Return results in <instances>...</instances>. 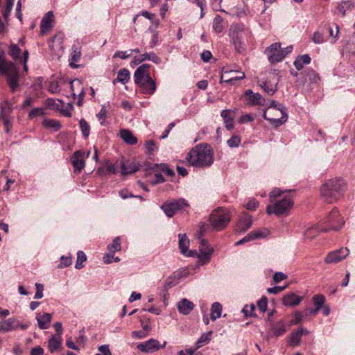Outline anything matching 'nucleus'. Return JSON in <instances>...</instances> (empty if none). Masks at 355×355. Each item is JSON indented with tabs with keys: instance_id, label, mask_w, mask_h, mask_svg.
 I'll return each mask as SVG.
<instances>
[{
	"instance_id": "13d9d810",
	"label": "nucleus",
	"mask_w": 355,
	"mask_h": 355,
	"mask_svg": "<svg viewBox=\"0 0 355 355\" xmlns=\"http://www.w3.org/2000/svg\"><path fill=\"white\" fill-rule=\"evenodd\" d=\"M60 259H61L60 263L58 265L59 268H63L68 267L72 263V260L70 257L62 256Z\"/></svg>"
},
{
	"instance_id": "5fc2aeb1",
	"label": "nucleus",
	"mask_w": 355,
	"mask_h": 355,
	"mask_svg": "<svg viewBox=\"0 0 355 355\" xmlns=\"http://www.w3.org/2000/svg\"><path fill=\"white\" fill-rule=\"evenodd\" d=\"M44 114V110L42 107H35L30 111L28 113V118L33 119L35 117L43 116Z\"/></svg>"
},
{
	"instance_id": "a19ab883",
	"label": "nucleus",
	"mask_w": 355,
	"mask_h": 355,
	"mask_svg": "<svg viewBox=\"0 0 355 355\" xmlns=\"http://www.w3.org/2000/svg\"><path fill=\"white\" fill-rule=\"evenodd\" d=\"M212 334V331H209L207 333L202 334L196 342V349L200 348L207 345L210 341Z\"/></svg>"
},
{
	"instance_id": "58836bf2",
	"label": "nucleus",
	"mask_w": 355,
	"mask_h": 355,
	"mask_svg": "<svg viewBox=\"0 0 355 355\" xmlns=\"http://www.w3.org/2000/svg\"><path fill=\"white\" fill-rule=\"evenodd\" d=\"M43 125L49 129H51L53 131H58L61 128L60 122L55 119H45L42 122Z\"/></svg>"
},
{
	"instance_id": "1a4fd4ad",
	"label": "nucleus",
	"mask_w": 355,
	"mask_h": 355,
	"mask_svg": "<svg viewBox=\"0 0 355 355\" xmlns=\"http://www.w3.org/2000/svg\"><path fill=\"white\" fill-rule=\"evenodd\" d=\"M324 223L327 224V227H322V230L326 232L329 230H338L340 229L344 225V221L340 216L339 211L334 208L325 218Z\"/></svg>"
},
{
	"instance_id": "4c0bfd02",
	"label": "nucleus",
	"mask_w": 355,
	"mask_h": 355,
	"mask_svg": "<svg viewBox=\"0 0 355 355\" xmlns=\"http://www.w3.org/2000/svg\"><path fill=\"white\" fill-rule=\"evenodd\" d=\"M267 108L269 110H271L275 112H279L280 116H283V111H284L285 114H287V110L286 107L275 101H272Z\"/></svg>"
},
{
	"instance_id": "774afa93",
	"label": "nucleus",
	"mask_w": 355,
	"mask_h": 355,
	"mask_svg": "<svg viewBox=\"0 0 355 355\" xmlns=\"http://www.w3.org/2000/svg\"><path fill=\"white\" fill-rule=\"evenodd\" d=\"M107 111L105 108L102 107L99 112L97 114L96 116L98 119L100 121L101 125H104L106 119Z\"/></svg>"
},
{
	"instance_id": "9b49d317",
	"label": "nucleus",
	"mask_w": 355,
	"mask_h": 355,
	"mask_svg": "<svg viewBox=\"0 0 355 355\" xmlns=\"http://www.w3.org/2000/svg\"><path fill=\"white\" fill-rule=\"evenodd\" d=\"M349 254V250L348 248H341L329 252L325 257L324 261L327 264L336 263L345 259Z\"/></svg>"
},
{
	"instance_id": "cd10ccee",
	"label": "nucleus",
	"mask_w": 355,
	"mask_h": 355,
	"mask_svg": "<svg viewBox=\"0 0 355 355\" xmlns=\"http://www.w3.org/2000/svg\"><path fill=\"white\" fill-rule=\"evenodd\" d=\"M177 308L180 313L188 315L193 309L194 304L192 302L184 298L178 302L177 304Z\"/></svg>"
},
{
	"instance_id": "bb28decb",
	"label": "nucleus",
	"mask_w": 355,
	"mask_h": 355,
	"mask_svg": "<svg viewBox=\"0 0 355 355\" xmlns=\"http://www.w3.org/2000/svg\"><path fill=\"white\" fill-rule=\"evenodd\" d=\"M220 115L223 119L225 128L228 130H231L234 128V112L231 110H223Z\"/></svg>"
},
{
	"instance_id": "b1692460",
	"label": "nucleus",
	"mask_w": 355,
	"mask_h": 355,
	"mask_svg": "<svg viewBox=\"0 0 355 355\" xmlns=\"http://www.w3.org/2000/svg\"><path fill=\"white\" fill-rule=\"evenodd\" d=\"M189 240L186 234H179V248L181 252L187 257H193L194 252L189 250Z\"/></svg>"
},
{
	"instance_id": "f704fd0d",
	"label": "nucleus",
	"mask_w": 355,
	"mask_h": 355,
	"mask_svg": "<svg viewBox=\"0 0 355 355\" xmlns=\"http://www.w3.org/2000/svg\"><path fill=\"white\" fill-rule=\"evenodd\" d=\"M355 6V3L352 2L351 0H343L341 3H340L338 6V10L342 14L343 16H345L347 11L352 10Z\"/></svg>"
},
{
	"instance_id": "e433bc0d",
	"label": "nucleus",
	"mask_w": 355,
	"mask_h": 355,
	"mask_svg": "<svg viewBox=\"0 0 355 355\" xmlns=\"http://www.w3.org/2000/svg\"><path fill=\"white\" fill-rule=\"evenodd\" d=\"M222 305L219 302H214L211 307L210 317L212 320H216L221 316Z\"/></svg>"
},
{
	"instance_id": "c9c22d12",
	"label": "nucleus",
	"mask_w": 355,
	"mask_h": 355,
	"mask_svg": "<svg viewBox=\"0 0 355 355\" xmlns=\"http://www.w3.org/2000/svg\"><path fill=\"white\" fill-rule=\"evenodd\" d=\"M223 22L224 19L221 16L217 15L214 17L212 24V28L216 33L218 34L223 32L224 30Z\"/></svg>"
},
{
	"instance_id": "6ab92c4d",
	"label": "nucleus",
	"mask_w": 355,
	"mask_h": 355,
	"mask_svg": "<svg viewBox=\"0 0 355 355\" xmlns=\"http://www.w3.org/2000/svg\"><path fill=\"white\" fill-rule=\"evenodd\" d=\"M81 44L79 41H76L72 46L71 58L69 64L73 69L78 68V65L76 63L78 62L81 57Z\"/></svg>"
},
{
	"instance_id": "4468645a",
	"label": "nucleus",
	"mask_w": 355,
	"mask_h": 355,
	"mask_svg": "<svg viewBox=\"0 0 355 355\" xmlns=\"http://www.w3.org/2000/svg\"><path fill=\"white\" fill-rule=\"evenodd\" d=\"M137 348L143 353H153L160 349L159 341L157 339L150 338L145 342L138 344Z\"/></svg>"
},
{
	"instance_id": "412c9836",
	"label": "nucleus",
	"mask_w": 355,
	"mask_h": 355,
	"mask_svg": "<svg viewBox=\"0 0 355 355\" xmlns=\"http://www.w3.org/2000/svg\"><path fill=\"white\" fill-rule=\"evenodd\" d=\"M140 166V164L135 162L122 161L121 162V173L123 175L132 174L139 171Z\"/></svg>"
},
{
	"instance_id": "0eeeda50",
	"label": "nucleus",
	"mask_w": 355,
	"mask_h": 355,
	"mask_svg": "<svg viewBox=\"0 0 355 355\" xmlns=\"http://www.w3.org/2000/svg\"><path fill=\"white\" fill-rule=\"evenodd\" d=\"M229 35L236 51H241L244 49L243 37L250 35V31L243 24H232L229 31Z\"/></svg>"
},
{
	"instance_id": "2eb2a0df",
	"label": "nucleus",
	"mask_w": 355,
	"mask_h": 355,
	"mask_svg": "<svg viewBox=\"0 0 355 355\" xmlns=\"http://www.w3.org/2000/svg\"><path fill=\"white\" fill-rule=\"evenodd\" d=\"M252 224V216L245 212L242 214L235 226V231L239 233L247 231Z\"/></svg>"
},
{
	"instance_id": "2f4dec72",
	"label": "nucleus",
	"mask_w": 355,
	"mask_h": 355,
	"mask_svg": "<svg viewBox=\"0 0 355 355\" xmlns=\"http://www.w3.org/2000/svg\"><path fill=\"white\" fill-rule=\"evenodd\" d=\"M130 77V71L127 69L123 68L119 71L116 78L113 80V84L121 83L124 85L129 81Z\"/></svg>"
},
{
	"instance_id": "a878e982",
	"label": "nucleus",
	"mask_w": 355,
	"mask_h": 355,
	"mask_svg": "<svg viewBox=\"0 0 355 355\" xmlns=\"http://www.w3.org/2000/svg\"><path fill=\"white\" fill-rule=\"evenodd\" d=\"M302 297L297 295L294 293L285 295L282 298V303L287 306H296L302 301Z\"/></svg>"
},
{
	"instance_id": "72a5a7b5",
	"label": "nucleus",
	"mask_w": 355,
	"mask_h": 355,
	"mask_svg": "<svg viewBox=\"0 0 355 355\" xmlns=\"http://www.w3.org/2000/svg\"><path fill=\"white\" fill-rule=\"evenodd\" d=\"M305 331H306L305 329H300L296 331L292 332L290 336L289 340H288L289 345H291V346L299 345L300 340H301L302 335Z\"/></svg>"
},
{
	"instance_id": "3c124183",
	"label": "nucleus",
	"mask_w": 355,
	"mask_h": 355,
	"mask_svg": "<svg viewBox=\"0 0 355 355\" xmlns=\"http://www.w3.org/2000/svg\"><path fill=\"white\" fill-rule=\"evenodd\" d=\"M324 32H327L328 31L329 32V37L331 38V43H335L336 41L338 39V33H339V28H338V26L336 25V31H335V33H334V31L332 29L331 27H330L329 26H325L324 27Z\"/></svg>"
},
{
	"instance_id": "7c9ffc66",
	"label": "nucleus",
	"mask_w": 355,
	"mask_h": 355,
	"mask_svg": "<svg viewBox=\"0 0 355 355\" xmlns=\"http://www.w3.org/2000/svg\"><path fill=\"white\" fill-rule=\"evenodd\" d=\"M322 227H319L318 225H313L310 227H309L304 233V236L305 240H312L315 237L317 236V235L320 232H324Z\"/></svg>"
},
{
	"instance_id": "dca6fc26",
	"label": "nucleus",
	"mask_w": 355,
	"mask_h": 355,
	"mask_svg": "<svg viewBox=\"0 0 355 355\" xmlns=\"http://www.w3.org/2000/svg\"><path fill=\"white\" fill-rule=\"evenodd\" d=\"M85 155L83 151L76 150L74 152L71 157V162L75 173H80L82 170L85 168Z\"/></svg>"
},
{
	"instance_id": "603ef678",
	"label": "nucleus",
	"mask_w": 355,
	"mask_h": 355,
	"mask_svg": "<svg viewBox=\"0 0 355 355\" xmlns=\"http://www.w3.org/2000/svg\"><path fill=\"white\" fill-rule=\"evenodd\" d=\"M313 302L318 309H321L325 302V297L323 295L321 294L315 295L313 297Z\"/></svg>"
},
{
	"instance_id": "f257e3e1",
	"label": "nucleus",
	"mask_w": 355,
	"mask_h": 355,
	"mask_svg": "<svg viewBox=\"0 0 355 355\" xmlns=\"http://www.w3.org/2000/svg\"><path fill=\"white\" fill-rule=\"evenodd\" d=\"M185 159L190 166L209 167L214 163V150L209 145L200 144L189 150Z\"/></svg>"
},
{
	"instance_id": "bf43d9fd",
	"label": "nucleus",
	"mask_w": 355,
	"mask_h": 355,
	"mask_svg": "<svg viewBox=\"0 0 355 355\" xmlns=\"http://www.w3.org/2000/svg\"><path fill=\"white\" fill-rule=\"evenodd\" d=\"M20 53V49L17 44H11L10 46V55L16 59L19 57Z\"/></svg>"
},
{
	"instance_id": "ddd939ff",
	"label": "nucleus",
	"mask_w": 355,
	"mask_h": 355,
	"mask_svg": "<svg viewBox=\"0 0 355 355\" xmlns=\"http://www.w3.org/2000/svg\"><path fill=\"white\" fill-rule=\"evenodd\" d=\"M71 94L74 98H77V105L82 106L85 92L82 82L79 79H74L70 82Z\"/></svg>"
},
{
	"instance_id": "e2e57ef3",
	"label": "nucleus",
	"mask_w": 355,
	"mask_h": 355,
	"mask_svg": "<svg viewBox=\"0 0 355 355\" xmlns=\"http://www.w3.org/2000/svg\"><path fill=\"white\" fill-rule=\"evenodd\" d=\"M139 16H143L145 18L152 21L155 18V15L148 11H141L134 17L133 21H135L136 19Z\"/></svg>"
},
{
	"instance_id": "37998d69",
	"label": "nucleus",
	"mask_w": 355,
	"mask_h": 355,
	"mask_svg": "<svg viewBox=\"0 0 355 355\" xmlns=\"http://www.w3.org/2000/svg\"><path fill=\"white\" fill-rule=\"evenodd\" d=\"M213 251V250H208V251L207 250L206 252L205 251L204 252L198 254L197 257L198 259V263L201 265H205L209 263Z\"/></svg>"
},
{
	"instance_id": "7ed1b4c3",
	"label": "nucleus",
	"mask_w": 355,
	"mask_h": 355,
	"mask_svg": "<svg viewBox=\"0 0 355 355\" xmlns=\"http://www.w3.org/2000/svg\"><path fill=\"white\" fill-rule=\"evenodd\" d=\"M346 189V184L340 178L329 179L324 182L320 189V195L328 202L337 201Z\"/></svg>"
},
{
	"instance_id": "8fccbe9b",
	"label": "nucleus",
	"mask_w": 355,
	"mask_h": 355,
	"mask_svg": "<svg viewBox=\"0 0 355 355\" xmlns=\"http://www.w3.org/2000/svg\"><path fill=\"white\" fill-rule=\"evenodd\" d=\"M14 5V0H6V5L2 12V15L5 21L8 20L10 13Z\"/></svg>"
},
{
	"instance_id": "9d476101",
	"label": "nucleus",
	"mask_w": 355,
	"mask_h": 355,
	"mask_svg": "<svg viewBox=\"0 0 355 355\" xmlns=\"http://www.w3.org/2000/svg\"><path fill=\"white\" fill-rule=\"evenodd\" d=\"M265 53L270 63L275 64L281 62L284 59L282 48L279 42H275L268 46Z\"/></svg>"
},
{
	"instance_id": "4be33fe9",
	"label": "nucleus",
	"mask_w": 355,
	"mask_h": 355,
	"mask_svg": "<svg viewBox=\"0 0 355 355\" xmlns=\"http://www.w3.org/2000/svg\"><path fill=\"white\" fill-rule=\"evenodd\" d=\"M36 320L37 321L38 327L40 329H47L50 327L52 315L49 313H37Z\"/></svg>"
},
{
	"instance_id": "6e6552de",
	"label": "nucleus",
	"mask_w": 355,
	"mask_h": 355,
	"mask_svg": "<svg viewBox=\"0 0 355 355\" xmlns=\"http://www.w3.org/2000/svg\"><path fill=\"white\" fill-rule=\"evenodd\" d=\"M188 206L189 205L184 199L180 198L164 202L161 206V209L168 217L171 218L173 217L178 211L182 210Z\"/></svg>"
},
{
	"instance_id": "c03bdc74",
	"label": "nucleus",
	"mask_w": 355,
	"mask_h": 355,
	"mask_svg": "<svg viewBox=\"0 0 355 355\" xmlns=\"http://www.w3.org/2000/svg\"><path fill=\"white\" fill-rule=\"evenodd\" d=\"M79 126L84 139H87L90 134V125L85 119H81L79 121Z\"/></svg>"
},
{
	"instance_id": "c756f323",
	"label": "nucleus",
	"mask_w": 355,
	"mask_h": 355,
	"mask_svg": "<svg viewBox=\"0 0 355 355\" xmlns=\"http://www.w3.org/2000/svg\"><path fill=\"white\" fill-rule=\"evenodd\" d=\"M121 138L129 145H135L137 143V138L132 134V132L127 129L120 130Z\"/></svg>"
},
{
	"instance_id": "393cba45",
	"label": "nucleus",
	"mask_w": 355,
	"mask_h": 355,
	"mask_svg": "<svg viewBox=\"0 0 355 355\" xmlns=\"http://www.w3.org/2000/svg\"><path fill=\"white\" fill-rule=\"evenodd\" d=\"M150 60L155 64H158L160 62V58L157 56L154 52L145 53L144 54H140L134 58V62L136 64H139L144 61Z\"/></svg>"
},
{
	"instance_id": "aec40b11",
	"label": "nucleus",
	"mask_w": 355,
	"mask_h": 355,
	"mask_svg": "<svg viewBox=\"0 0 355 355\" xmlns=\"http://www.w3.org/2000/svg\"><path fill=\"white\" fill-rule=\"evenodd\" d=\"M286 332V327L285 323L282 321H277L268 331L267 335V340L270 337H279L284 335Z\"/></svg>"
},
{
	"instance_id": "052dcab7",
	"label": "nucleus",
	"mask_w": 355,
	"mask_h": 355,
	"mask_svg": "<svg viewBox=\"0 0 355 355\" xmlns=\"http://www.w3.org/2000/svg\"><path fill=\"white\" fill-rule=\"evenodd\" d=\"M36 292L34 298L36 300L41 299L43 297L44 286L41 284H35Z\"/></svg>"
},
{
	"instance_id": "20e7f679",
	"label": "nucleus",
	"mask_w": 355,
	"mask_h": 355,
	"mask_svg": "<svg viewBox=\"0 0 355 355\" xmlns=\"http://www.w3.org/2000/svg\"><path fill=\"white\" fill-rule=\"evenodd\" d=\"M134 80L144 94L153 95L157 89L156 83L150 77L148 64H144L136 69L134 73Z\"/></svg>"
},
{
	"instance_id": "423d86ee",
	"label": "nucleus",
	"mask_w": 355,
	"mask_h": 355,
	"mask_svg": "<svg viewBox=\"0 0 355 355\" xmlns=\"http://www.w3.org/2000/svg\"><path fill=\"white\" fill-rule=\"evenodd\" d=\"M232 216L229 209L224 207H218L209 216V222L214 230L220 231L225 228Z\"/></svg>"
},
{
	"instance_id": "a18cd8bd",
	"label": "nucleus",
	"mask_w": 355,
	"mask_h": 355,
	"mask_svg": "<svg viewBox=\"0 0 355 355\" xmlns=\"http://www.w3.org/2000/svg\"><path fill=\"white\" fill-rule=\"evenodd\" d=\"M253 240L261 239L267 237L270 234V231L266 228L254 230L250 232Z\"/></svg>"
},
{
	"instance_id": "79ce46f5",
	"label": "nucleus",
	"mask_w": 355,
	"mask_h": 355,
	"mask_svg": "<svg viewBox=\"0 0 355 355\" xmlns=\"http://www.w3.org/2000/svg\"><path fill=\"white\" fill-rule=\"evenodd\" d=\"M261 88L268 95H273L277 91V83H271L270 81L266 80L261 85Z\"/></svg>"
},
{
	"instance_id": "49530a36",
	"label": "nucleus",
	"mask_w": 355,
	"mask_h": 355,
	"mask_svg": "<svg viewBox=\"0 0 355 355\" xmlns=\"http://www.w3.org/2000/svg\"><path fill=\"white\" fill-rule=\"evenodd\" d=\"M121 248L119 237H116L112 243L107 245V250L110 253L114 254L116 252L120 251Z\"/></svg>"
},
{
	"instance_id": "f03ea898",
	"label": "nucleus",
	"mask_w": 355,
	"mask_h": 355,
	"mask_svg": "<svg viewBox=\"0 0 355 355\" xmlns=\"http://www.w3.org/2000/svg\"><path fill=\"white\" fill-rule=\"evenodd\" d=\"M282 198L275 202L273 205H268L266 207V212L268 215L272 214L281 216H287L293 206V200L290 191H282L279 188H275L269 194L270 200L272 201L276 198Z\"/></svg>"
},
{
	"instance_id": "6e6d98bb",
	"label": "nucleus",
	"mask_w": 355,
	"mask_h": 355,
	"mask_svg": "<svg viewBox=\"0 0 355 355\" xmlns=\"http://www.w3.org/2000/svg\"><path fill=\"white\" fill-rule=\"evenodd\" d=\"M254 310H255V306L254 304L250 305H245L243 309L242 312L245 315V317H253L254 316Z\"/></svg>"
},
{
	"instance_id": "473e14b6",
	"label": "nucleus",
	"mask_w": 355,
	"mask_h": 355,
	"mask_svg": "<svg viewBox=\"0 0 355 355\" xmlns=\"http://www.w3.org/2000/svg\"><path fill=\"white\" fill-rule=\"evenodd\" d=\"M311 60V57L307 54H304L297 57L293 64L297 70H301L305 65L309 64Z\"/></svg>"
},
{
	"instance_id": "680f3d73",
	"label": "nucleus",
	"mask_w": 355,
	"mask_h": 355,
	"mask_svg": "<svg viewBox=\"0 0 355 355\" xmlns=\"http://www.w3.org/2000/svg\"><path fill=\"white\" fill-rule=\"evenodd\" d=\"M145 148L147 154H152V153H153L156 149L155 142L152 140L146 141L145 144Z\"/></svg>"
},
{
	"instance_id": "0e129e2a",
	"label": "nucleus",
	"mask_w": 355,
	"mask_h": 355,
	"mask_svg": "<svg viewBox=\"0 0 355 355\" xmlns=\"http://www.w3.org/2000/svg\"><path fill=\"white\" fill-rule=\"evenodd\" d=\"M48 90L53 94L59 92L60 89L58 83L55 80L51 81L48 86Z\"/></svg>"
},
{
	"instance_id": "09e8293b",
	"label": "nucleus",
	"mask_w": 355,
	"mask_h": 355,
	"mask_svg": "<svg viewBox=\"0 0 355 355\" xmlns=\"http://www.w3.org/2000/svg\"><path fill=\"white\" fill-rule=\"evenodd\" d=\"M46 104L51 109L56 110H61L63 106V102L59 99H48Z\"/></svg>"
},
{
	"instance_id": "c85d7f7f",
	"label": "nucleus",
	"mask_w": 355,
	"mask_h": 355,
	"mask_svg": "<svg viewBox=\"0 0 355 355\" xmlns=\"http://www.w3.org/2000/svg\"><path fill=\"white\" fill-rule=\"evenodd\" d=\"M62 337L52 336L47 342V347L51 353L58 351L62 346Z\"/></svg>"
},
{
	"instance_id": "69168bd1",
	"label": "nucleus",
	"mask_w": 355,
	"mask_h": 355,
	"mask_svg": "<svg viewBox=\"0 0 355 355\" xmlns=\"http://www.w3.org/2000/svg\"><path fill=\"white\" fill-rule=\"evenodd\" d=\"M131 56V53H129L128 51H118L113 55V58H119L121 59H127Z\"/></svg>"
},
{
	"instance_id": "ea45409f",
	"label": "nucleus",
	"mask_w": 355,
	"mask_h": 355,
	"mask_svg": "<svg viewBox=\"0 0 355 355\" xmlns=\"http://www.w3.org/2000/svg\"><path fill=\"white\" fill-rule=\"evenodd\" d=\"M324 27L321 30L315 31L311 36V41L315 44H322L326 41Z\"/></svg>"
},
{
	"instance_id": "4d7b16f0",
	"label": "nucleus",
	"mask_w": 355,
	"mask_h": 355,
	"mask_svg": "<svg viewBox=\"0 0 355 355\" xmlns=\"http://www.w3.org/2000/svg\"><path fill=\"white\" fill-rule=\"evenodd\" d=\"M257 306L262 313H265L267 311L268 308L267 297L265 296L261 297V298L257 302Z\"/></svg>"
},
{
	"instance_id": "338daca9",
	"label": "nucleus",
	"mask_w": 355,
	"mask_h": 355,
	"mask_svg": "<svg viewBox=\"0 0 355 355\" xmlns=\"http://www.w3.org/2000/svg\"><path fill=\"white\" fill-rule=\"evenodd\" d=\"M287 275L282 272H276L274 275H273V281L275 282V283H279L284 279H287Z\"/></svg>"
},
{
	"instance_id": "de8ad7c7",
	"label": "nucleus",
	"mask_w": 355,
	"mask_h": 355,
	"mask_svg": "<svg viewBox=\"0 0 355 355\" xmlns=\"http://www.w3.org/2000/svg\"><path fill=\"white\" fill-rule=\"evenodd\" d=\"M87 260V257L85 252L83 251H78L77 253V259L75 264V268L76 269H81L84 267V262Z\"/></svg>"
},
{
	"instance_id": "a211bd4d",
	"label": "nucleus",
	"mask_w": 355,
	"mask_h": 355,
	"mask_svg": "<svg viewBox=\"0 0 355 355\" xmlns=\"http://www.w3.org/2000/svg\"><path fill=\"white\" fill-rule=\"evenodd\" d=\"M263 119L268 121L270 124L277 128L282 125L284 124L288 121V114H285L284 112H283V116H280L279 118H274L269 116V110L268 108L265 109L263 110V114H262Z\"/></svg>"
},
{
	"instance_id": "5701e85b",
	"label": "nucleus",
	"mask_w": 355,
	"mask_h": 355,
	"mask_svg": "<svg viewBox=\"0 0 355 355\" xmlns=\"http://www.w3.org/2000/svg\"><path fill=\"white\" fill-rule=\"evenodd\" d=\"M245 94L248 97V103L252 105H263L265 104V98L259 93H254L252 90L248 89Z\"/></svg>"
},
{
	"instance_id": "f3484780",
	"label": "nucleus",
	"mask_w": 355,
	"mask_h": 355,
	"mask_svg": "<svg viewBox=\"0 0 355 355\" xmlns=\"http://www.w3.org/2000/svg\"><path fill=\"white\" fill-rule=\"evenodd\" d=\"M53 12L52 11H49L41 20L40 31L42 35H46L51 31L53 26Z\"/></svg>"
},
{
	"instance_id": "864d4df0",
	"label": "nucleus",
	"mask_w": 355,
	"mask_h": 355,
	"mask_svg": "<svg viewBox=\"0 0 355 355\" xmlns=\"http://www.w3.org/2000/svg\"><path fill=\"white\" fill-rule=\"evenodd\" d=\"M241 141V139L239 135H233L227 141V144L230 148H236L239 146Z\"/></svg>"
},
{
	"instance_id": "39448f33",
	"label": "nucleus",
	"mask_w": 355,
	"mask_h": 355,
	"mask_svg": "<svg viewBox=\"0 0 355 355\" xmlns=\"http://www.w3.org/2000/svg\"><path fill=\"white\" fill-rule=\"evenodd\" d=\"M0 73L8 78V83L12 92L19 87V71L15 63L6 60L4 53H0Z\"/></svg>"
},
{
	"instance_id": "f8f14e48",
	"label": "nucleus",
	"mask_w": 355,
	"mask_h": 355,
	"mask_svg": "<svg viewBox=\"0 0 355 355\" xmlns=\"http://www.w3.org/2000/svg\"><path fill=\"white\" fill-rule=\"evenodd\" d=\"M28 328L26 324L21 323L16 318H10L0 323V331L10 332L18 329L25 330Z\"/></svg>"
}]
</instances>
